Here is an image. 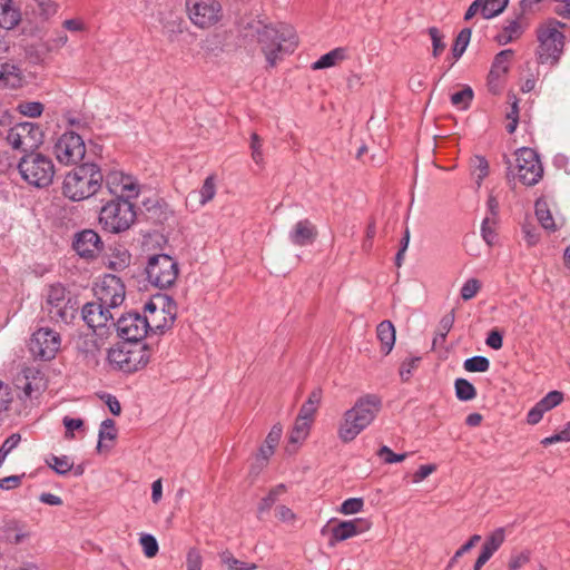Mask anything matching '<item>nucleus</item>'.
<instances>
[{"mask_svg":"<svg viewBox=\"0 0 570 570\" xmlns=\"http://www.w3.org/2000/svg\"><path fill=\"white\" fill-rule=\"evenodd\" d=\"M248 35L256 38L269 68H274L286 55L294 52L298 45L294 28L283 22L265 23L254 20L248 23Z\"/></svg>","mask_w":570,"mask_h":570,"instance_id":"obj_1","label":"nucleus"},{"mask_svg":"<svg viewBox=\"0 0 570 570\" xmlns=\"http://www.w3.org/2000/svg\"><path fill=\"white\" fill-rule=\"evenodd\" d=\"M381 409L382 400L377 394L360 397L353 407L344 412L338 423V439L344 443L355 440L374 421Z\"/></svg>","mask_w":570,"mask_h":570,"instance_id":"obj_2","label":"nucleus"},{"mask_svg":"<svg viewBox=\"0 0 570 570\" xmlns=\"http://www.w3.org/2000/svg\"><path fill=\"white\" fill-rule=\"evenodd\" d=\"M102 181L100 167L94 163H83L66 175L62 194L72 202H80L95 195Z\"/></svg>","mask_w":570,"mask_h":570,"instance_id":"obj_3","label":"nucleus"},{"mask_svg":"<svg viewBox=\"0 0 570 570\" xmlns=\"http://www.w3.org/2000/svg\"><path fill=\"white\" fill-rule=\"evenodd\" d=\"M564 26L557 19H549L538 28L539 47L537 56L540 63H558L564 46V35L560 29Z\"/></svg>","mask_w":570,"mask_h":570,"instance_id":"obj_4","label":"nucleus"},{"mask_svg":"<svg viewBox=\"0 0 570 570\" xmlns=\"http://www.w3.org/2000/svg\"><path fill=\"white\" fill-rule=\"evenodd\" d=\"M130 198H116L106 203L99 213V224L105 232L119 234L127 230L136 220V212Z\"/></svg>","mask_w":570,"mask_h":570,"instance_id":"obj_5","label":"nucleus"},{"mask_svg":"<svg viewBox=\"0 0 570 570\" xmlns=\"http://www.w3.org/2000/svg\"><path fill=\"white\" fill-rule=\"evenodd\" d=\"M150 354L146 344L121 342L108 352V361L118 370L127 373L142 368Z\"/></svg>","mask_w":570,"mask_h":570,"instance_id":"obj_6","label":"nucleus"},{"mask_svg":"<svg viewBox=\"0 0 570 570\" xmlns=\"http://www.w3.org/2000/svg\"><path fill=\"white\" fill-rule=\"evenodd\" d=\"M18 169L21 177L28 184L37 187L49 186L55 176V166L52 160L38 153H29L24 155L18 164Z\"/></svg>","mask_w":570,"mask_h":570,"instance_id":"obj_7","label":"nucleus"},{"mask_svg":"<svg viewBox=\"0 0 570 570\" xmlns=\"http://www.w3.org/2000/svg\"><path fill=\"white\" fill-rule=\"evenodd\" d=\"M148 282L158 288L173 286L178 277V264L166 254L154 255L146 266Z\"/></svg>","mask_w":570,"mask_h":570,"instance_id":"obj_8","label":"nucleus"},{"mask_svg":"<svg viewBox=\"0 0 570 570\" xmlns=\"http://www.w3.org/2000/svg\"><path fill=\"white\" fill-rule=\"evenodd\" d=\"M57 323H70L76 313L71 298L67 297V291L61 284H52L46 293V302L42 306Z\"/></svg>","mask_w":570,"mask_h":570,"instance_id":"obj_9","label":"nucleus"},{"mask_svg":"<svg viewBox=\"0 0 570 570\" xmlns=\"http://www.w3.org/2000/svg\"><path fill=\"white\" fill-rule=\"evenodd\" d=\"M7 141L13 149L27 155L35 153L43 142V131L38 124L20 122L9 129Z\"/></svg>","mask_w":570,"mask_h":570,"instance_id":"obj_10","label":"nucleus"},{"mask_svg":"<svg viewBox=\"0 0 570 570\" xmlns=\"http://www.w3.org/2000/svg\"><path fill=\"white\" fill-rule=\"evenodd\" d=\"M53 151L60 164L66 166L77 165L86 155L85 140L72 130L66 131L57 139Z\"/></svg>","mask_w":570,"mask_h":570,"instance_id":"obj_11","label":"nucleus"},{"mask_svg":"<svg viewBox=\"0 0 570 570\" xmlns=\"http://www.w3.org/2000/svg\"><path fill=\"white\" fill-rule=\"evenodd\" d=\"M515 175L525 186L538 184L543 176V167L538 154L531 148H520L515 153Z\"/></svg>","mask_w":570,"mask_h":570,"instance_id":"obj_12","label":"nucleus"},{"mask_svg":"<svg viewBox=\"0 0 570 570\" xmlns=\"http://www.w3.org/2000/svg\"><path fill=\"white\" fill-rule=\"evenodd\" d=\"M95 296L102 306L117 309L126 298V286L120 277L106 274L94 288Z\"/></svg>","mask_w":570,"mask_h":570,"instance_id":"obj_13","label":"nucleus"},{"mask_svg":"<svg viewBox=\"0 0 570 570\" xmlns=\"http://www.w3.org/2000/svg\"><path fill=\"white\" fill-rule=\"evenodd\" d=\"M114 327L118 336L129 343H141L148 331L153 330L149 318L139 313L121 315Z\"/></svg>","mask_w":570,"mask_h":570,"instance_id":"obj_14","label":"nucleus"},{"mask_svg":"<svg viewBox=\"0 0 570 570\" xmlns=\"http://www.w3.org/2000/svg\"><path fill=\"white\" fill-rule=\"evenodd\" d=\"M81 316L88 327L100 337L107 336L115 325L112 309L100 302H89L82 306Z\"/></svg>","mask_w":570,"mask_h":570,"instance_id":"obj_15","label":"nucleus"},{"mask_svg":"<svg viewBox=\"0 0 570 570\" xmlns=\"http://www.w3.org/2000/svg\"><path fill=\"white\" fill-rule=\"evenodd\" d=\"M61 338L56 331L41 327L32 334L29 350L36 358L42 361L52 360L60 350Z\"/></svg>","mask_w":570,"mask_h":570,"instance_id":"obj_16","label":"nucleus"},{"mask_svg":"<svg viewBox=\"0 0 570 570\" xmlns=\"http://www.w3.org/2000/svg\"><path fill=\"white\" fill-rule=\"evenodd\" d=\"M186 10L194 24L205 28L218 21L222 7L216 0H186Z\"/></svg>","mask_w":570,"mask_h":570,"instance_id":"obj_17","label":"nucleus"},{"mask_svg":"<svg viewBox=\"0 0 570 570\" xmlns=\"http://www.w3.org/2000/svg\"><path fill=\"white\" fill-rule=\"evenodd\" d=\"M106 187L117 198H135L138 195L136 179L119 170H111L105 177Z\"/></svg>","mask_w":570,"mask_h":570,"instance_id":"obj_18","label":"nucleus"},{"mask_svg":"<svg viewBox=\"0 0 570 570\" xmlns=\"http://www.w3.org/2000/svg\"><path fill=\"white\" fill-rule=\"evenodd\" d=\"M372 523L367 519L355 518L353 520L338 521L331 528L330 544L334 546L337 542L345 541L357 534L370 530Z\"/></svg>","mask_w":570,"mask_h":570,"instance_id":"obj_19","label":"nucleus"},{"mask_svg":"<svg viewBox=\"0 0 570 570\" xmlns=\"http://www.w3.org/2000/svg\"><path fill=\"white\" fill-rule=\"evenodd\" d=\"M73 248L83 258L91 259L102 250L104 244L100 236L92 229H85L76 234Z\"/></svg>","mask_w":570,"mask_h":570,"instance_id":"obj_20","label":"nucleus"},{"mask_svg":"<svg viewBox=\"0 0 570 570\" xmlns=\"http://www.w3.org/2000/svg\"><path fill=\"white\" fill-rule=\"evenodd\" d=\"M14 386L22 392H42L48 389V381L39 368L32 366L16 376Z\"/></svg>","mask_w":570,"mask_h":570,"instance_id":"obj_21","label":"nucleus"},{"mask_svg":"<svg viewBox=\"0 0 570 570\" xmlns=\"http://www.w3.org/2000/svg\"><path fill=\"white\" fill-rule=\"evenodd\" d=\"M513 56L512 49L500 51L492 62L491 70L488 76V85L492 92L497 94L501 89L500 79L509 71L510 62Z\"/></svg>","mask_w":570,"mask_h":570,"instance_id":"obj_22","label":"nucleus"},{"mask_svg":"<svg viewBox=\"0 0 570 570\" xmlns=\"http://www.w3.org/2000/svg\"><path fill=\"white\" fill-rule=\"evenodd\" d=\"M316 236V227L308 219L298 220L288 234L289 240L297 246L312 244Z\"/></svg>","mask_w":570,"mask_h":570,"instance_id":"obj_23","label":"nucleus"},{"mask_svg":"<svg viewBox=\"0 0 570 570\" xmlns=\"http://www.w3.org/2000/svg\"><path fill=\"white\" fill-rule=\"evenodd\" d=\"M563 401V394H546L527 415V422L531 425L539 423L547 411L556 407Z\"/></svg>","mask_w":570,"mask_h":570,"instance_id":"obj_24","label":"nucleus"},{"mask_svg":"<svg viewBox=\"0 0 570 570\" xmlns=\"http://www.w3.org/2000/svg\"><path fill=\"white\" fill-rule=\"evenodd\" d=\"M376 336L384 355L390 354L395 344V327L391 321H382L376 327Z\"/></svg>","mask_w":570,"mask_h":570,"instance_id":"obj_25","label":"nucleus"},{"mask_svg":"<svg viewBox=\"0 0 570 570\" xmlns=\"http://www.w3.org/2000/svg\"><path fill=\"white\" fill-rule=\"evenodd\" d=\"M20 12L11 0H0V27L6 30L13 29L20 21Z\"/></svg>","mask_w":570,"mask_h":570,"instance_id":"obj_26","label":"nucleus"},{"mask_svg":"<svg viewBox=\"0 0 570 570\" xmlns=\"http://www.w3.org/2000/svg\"><path fill=\"white\" fill-rule=\"evenodd\" d=\"M535 216L542 226L548 232H556L560 228V225L553 219L550 207L546 198L540 197L537 199L535 205Z\"/></svg>","mask_w":570,"mask_h":570,"instance_id":"obj_27","label":"nucleus"},{"mask_svg":"<svg viewBox=\"0 0 570 570\" xmlns=\"http://www.w3.org/2000/svg\"><path fill=\"white\" fill-rule=\"evenodd\" d=\"M312 423L307 421H303L296 417L293 429L289 432L288 442L289 445L294 448L291 449L287 446L288 452H295L297 445H301L304 440L308 436Z\"/></svg>","mask_w":570,"mask_h":570,"instance_id":"obj_28","label":"nucleus"},{"mask_svg":"<svg viewBox=\"0 0 570 570\" xmlns=\"http://www.w3.org/2000/svg\"><path fill=\"white\" fill-rule=\"evenodd\" d=\"M283 430L282 426L274 425L266 436L264 444L259 448L258 456L264 461H267L274 453L276 445L278 444Z\"/></svg>","mask_w":570,"mask_h":570,"instance_id":"obj_29","label":"nucleus"},{"mask_svg":"<svg viewBox=\"0 0 570 570\" xmlns=\"http://www.w3.org/2000/svg\"><path fill=\"white\" fill-rule=\"evenodd\" d=\"M0 80L10 88H18L21 86L20 69L11 63H2L0 67Z\"/></svg>","mask_w":570,"mask_h":570,"instance_id":"obj_30","label":"nucleus"},{"mask_svg":"<svg viewBox=\"0 0 570 570\" xmlns=\"http://www.w3.org/2000/svg\"><path fill=\"white\" fill-rule=\"evenodd\" d=\"M46 463L59 475L68 474L75 466L73 461L67 455L58 456L51 454L46 459Z\"/></svg>","mask_w":570,"mask_h":570,"instance_id":"obj_31","label":"nucleus"},{"mask_svg":"<svg viewBox=\"0 0 570 570\" xmlns=\"http://www.w3.org/2000/svg\"><path fill=\"white\" fill-rule=\"evenodd\" d=\"M345 58V49L335 48L330 52L323 55L317 61L312 65L313 70H320L335 66L338 61Z\"/></svg>","mask_w":570,"mask_h":570,"instance_id":"obj_32","label":"nucleus"},{"mask_svg":"<svg viewBox=\"0 0 570 570\" xmlns=\"http://www.w3.org/2000/svg\"><path fill=\"white\" fill-rule=\"evenodd\" d=\"M521 33V24L518 20H512L495 36V39L499 45L503 46L518 39Z\"/></svg>","mask_w":570,"mask_h":570,"instance_id":"obj_33","label":"nucleus"},{"mask_svg":"<svg viewBox=\"0 0 570 570\" xmlns=\"http://www.w3.org/2000/svg\"><path fill=\"white\" fill-rule=\"evenodd\" d=\"M504 540H505L504 528H498L487 537V539L482 546V550L488 552L490 556H493L494 552H497L499 550V548L503 544Z\"/></svg>","mask_w":570,"mask_h":570,"instance_id":"obj_34","label":"nucleus"},{"mask_svg":"<svg viewBox=\"0 0 570 570\" xmlns=\"http://www.w3.org/2000/svg\"><path fill=\"white\" fill-rule=\"evenodd\" d=\"M320 403V394H311L308 400L302 405L297 419L313 423Z\"/></svg>","mask_w":570,"mask_h":570,"instance_id":"obj_35","label":"nucleus"},{"mask_svg":"<svg viewBox=\"0 0 570 570\" xmlns=\"http://www.w3.org/2000/svg\"><path fill=\"white\" fill-rule=\"evenodd\" d=\"M454 320H455L454 311H451L450 313L445 314L441 318V321L439 323L436 335L433 340V345L444 343L448 333L451 331V328L454 324Z\"/></svg>","mask_w":570,"mask_h":570,"instance_id":"obj_36","label":"nucleus"},{"mask_svg":"<svg viewBox=\"0 0 570 570\" xmlns=\"http://www.w3.org/2000/svg\"><path fill=\"white\" fill-rule=\"evenodd\" d=\"M508 3H509V0H483V1H481L482 17L485 19H491L493 17H497L505 9Z\"/></svg>","mask_w":570,"mask_h":570,"instance_id":"obj_37","label":"nucleus"},{"mask_svg":"<svg viewBox=\"0 0 570 570\" xmlns=\"http://www.w3.org/2000/svg\"><path fill=\"white\" fill-rule=\"evenodd\" d=\"M471 33L472 31L470 28H464L459 32L452 48L454 58L459 59L464 53L470 42Z\"/></svg>","mask_w":570,"mask_h":570,"instance_id":"obj_38","label":"nucleus"},{"mask_svg":"<svg viewBox=\"0 0 570 570\" xmlns=\"http://www.w3.org/2000/svg\"><path fill=\"white\" fill-rule=\"evenodd\" d=\"M17 111L26 117L36 118L43 112V105L39 101H21L17 106Z\"/></svg>","mask_w":570,"mask_h":570,"instance_id":"obj_39","label":"nucleus"},{"mask_svg":"<svg viewBox=\"0 0 570 570\" xmlns=\"http://www.w3.org/2000/svg\"><path fill=\"white\" fill-rule=\"evenodd\" d=\"M285 492V485L278 484L275 488H273L268 494L263 498L258 504V512L264 513L268 511L273 504L276 502L278 495Z\"/></svg>","mask_w":570,"mask_h":570,"instance_id":"obj_40","label":"nucleus"},{"mask_svg":"<svg viewBox=\"0 0 570 570\" xmlns=\"http://www.w3.org/2000/svg\"><path fill=\"white\" fill-rule=\"evenodd\" d=\"M473 99V91L470 87H464L462 90L454 92L451 96V102L459 109H466Z\"/></svg>","mask_w":570,"mask_h":570,"instance_id":"obj_41","label":"nucleus"},{"mask_svg":"<svg viewBox=\"0 0 570 570\" xmlns=\"http://www.w3.org/2000/svg\"><path fill=\"white\" fill-rule=\"evenodd\" d=\"M117 438V430L115 425V421L111 419H106L101 422L99 430V441L97 445V450L100 451L102 446V440H115Z\"/></svg>","mask_w":570,"mask_h":570,"instance_id":"obj_42","label":"nucleus"},{"mask_svg":"<svg viewBox=\"0 0 570 570\" xmlns=\"http://www.w3.org/2000/svg\"><path fill=\"white\" fill-rule=\"evenodd\" d=\"M490 366V362L484 356H473L464 361L463 367L468 372H485Z\"/></svg>","mask_w":570,"mask_h":570,"instance_id":"obj_43","label":"nucleus"},{"mask_svg":"<svg viewBox=\"0 0 570 570\" xmlns=\"http://www.w3.org/2000/svg\"><path fill=\"white\" fill-rule=\"evenodd\" d=\"M498 220H493V217H484L481 225V235L484 242L491 246L494 244L497 234L494 227Z\"/></svg>","mask_w":570,"mask_h":570,"instance_id":"obj_44","label":"nucleus"},{"mask_svg":"<svg viewBox=\"0 0 570 570\" xmlns=\"http://www.w3.org/2000/svg\"><path fill=\"white\" fill-rule=\"evenodd\" d=\"M139 543L147 558H153L158 552V542L151 534L144 533L140 535Z\"/></svg>","mask_w":570,"mask_h":570,"instance_id":"obj_45","label":"nucleus"},{"mask_svg":"<svg viewBox=\"0 0 570 570\" xmlns=\"http://www.w3.org/2000/svg\"><path fill=\"white\" fill-rule=\"evenodd\" d=\"M428 33L431 37L433 46V56L439 57L445 49L444 37L436 27H430Z\"/></svg>","mask_w":570,"mask_h":570,"instance_id":"obj_46","label":"nucleus"},{"mask_svg":"<svg viewBox=\"0 0 570 570\" xmlns=\"http://www.w3.org/2000/svg\"><path fill=\"white\" fill-rule=\"evenodd\" d=\"M481 540V535L473 534L468 542H465L460 549H458L454 556L451 558L446 566V570H450L454 567L459 558H461L464 553L469 552L479 541Z\"/></svg>","mask_w":570,"mask_h":570,"instance_id":"obj_47","label":"nucleus"},{"mask_svg":"<svg viewBox=\"0 0 570 570\" xmlns=\"http://www.w3.org/2000/svg\"><path fill=\"white\" fill-rule=\"evenodd\" d=\"M216 194V185L213 176H209L205 179L200 190H199V203L202 205L207 204L210 202Z\"/></svg>","mask_w":570,"mask_h":570,"instance_id":"obj_48","label":"nucleus"},{"mask_svg":"<svg viewBox=\"0 0 570 570\" xmlns=\"http://www.w3.org/2000/svg\"><path fill=\"white\" fill-rule=\"evenodd\" d=\"M28 7L45 17H49L56 12L55 3L51 0H30Z\"/></svg>","mask_w":570,"mask_h":570,"instance_id":"obj_49","label":"nucleus"},{"mask_svg":"<svg viewBox=\"0 0 570 570\" xmlns=\"http://www.w3.org/2000/svg\"><path fill=\"white\" fill-rule=\"evenodd\" d=\"M364 501L362 498H350L345 500L340 508V512L343 514H355L362 511Z\"/></svg>","mask_w":570,"mask_h":570,"instance_id":"obj_50","label":"nucleus"},{"mask_svg":"<svg viewBox=\"0 0 570 570\" xmlns=\"http://www.w3.org/2000/svg\"><path fill=\"white\" fill-rule=\"evenodd\" d=\"M559 442H570V422L567 423L563 430L541 440V444L543 446H549Z\"/></svg>","mask_w":570,"mask_h":570,"instance_id":"obj_51","label":"nucleus"},{"mask_svg":"<svg viewBox=\"0 0 570 570\" xmlns=\"http://www.w3.org/2000/svg\"><path fill=\"white\" fill-rule=\"evenodd\" d=\"M263 142L262 138L257 134H252L250 136V150H252V158L257 165H262L264 163V155H263Z\"/></svg>","mask_w":570,"mask_h":570,"instance_id":"obj_52","label":"nucleus"},{"mask_svg":"<svg viewBox=\"0 0 570 570\" xmlns=\"http://www.w3.org/2000/svg\"><path fill=\"white\" fill-rule=\"evenodd\" d=\"M481 288V283L475 278L468 279L461 288V297L464 301L473 298Z\"/></svg>","mask_w":570,"mask_h":570,"instance_id":"obj_53","label":"nucleus"},{"mask_svg":"<svg viewBox=\"0 0 570 570\" xmlns=\"http://www.w3.org/2000/svg\"><path fill=\"white\" fill-rule=\"evenodd\" d=\"M377 455L387 464L402 462L407 456V453L396 454L389 446L383 445L379 451Z\"/></svg>","mask_w":570,"mask_h":570,"instance_id":"obj_54","label":"nucleus"},{"mask_svg":"<svg viewBox=\"0 0 570 570\" xmlns=\"http://www.w3.org/2000/svg\"><path fill=\"white\" fill-rule=\"evenodd\" d=\"M220 562L227 567L228 570H240L242 562L236 559L233 553L228 550H225L219 553Z\"/></svg>","mask_w":570,"mask_h":570,"instance_id":"obj_55","label":"nucleus"},{"mask_svg":"<svg viewBox=\"0 0 570 570\" xmlns=\"http://www.w3.org/2000/svg\"><path fill=\"white\" fill-rule=\"evenodd\" d=\"M187 570H202L203 559L200 552L193 548L187 553Z\"/></svg>","mask_w":570,"mask_h":570,"instance_id":"obj_56","label":"nucleus"},{"mask_svg":"<svg viewBox=\"0 0 570 570\" xmlns=\"http://www.w3.org/2000/svg\"><path fill=\"white\" fill-rule=\"evenodd\" d=\"M187 570H202L203 559L200 552L193 548L187 553Z\"/></svg>","mask_w":570,"mask_h":570,"instance_id":"obj_57","label":"nucleus"},{"mask_svg":"<svg viewBox=\"0 0 570 570\" xmlns=\"http://www.w3.org/2000/svg\"><path fill=\"white\" fill-rule=\"evenodd\" d=\"M176 318V306L174 303L169 302L167 305V316H164V323H157L155 326L157 330L161 332L165 328H169Z\"/></svg>","mask_w":570,"mask_h":570,"instance_id":"obj_58","label":"nucleus"},{"mask_svg":"<svg viewBox=\"0 0 570 570\" xmlns=\"http://www.w3.org/2000/svg\"><path fill=\"white\" fill-rule=\"evenodd\" d=\"M530 561V553L529 552H521L518 554H514L510 558L509 561V570H519L523 566H525Z\"/></svg>","mask_w":570,"mask_h":570,"instance_id":"obj_59","label":"nucleus"},{"mask_svg":"<svg viewBox=\"0 0 570 570\" xmlns=\"http://www.w3.org/2000/svg\"><path fill=\"white\" fill-rule=\"evenodd\" d=\"M62 422L66 428V438L69 440L73 439V431L83 425V421L81 419H72L69 416H65Z\"/></svg>","mask_w":570,"mask_h":570,"instance_id":"obj_60","label":"nucleus"},{"mask_svg":"<svg viewBox=\"0 0 570 570\" xmlns=\"http://www.w3.org/2000/svg\"><path fill=\"white\" fill-rule=\"evenodd\" d=\"M522 233H523V237L529 246H534L540 239V235H539L537 228L532 225H529V224L523 225Z\"/></svg>","mask_w":570,"mask_h":570,"instance_id":"obj_61","label":"nucleus"},{"mask_svg":"<svg viewBox=\"0 0 570 570\" xmlns=\"http://www.w3.org/2000/svg\"><path fill=\"white\" fill-rule=\"evenodd\" d=\"M436 470L434 464H425L421 465L417 471L413 474L412 481L414 483H420L424 479H426L430 474H432Z\"/></svg>","mask_w":570,"mask_h":570,"instance_id":"obj_62","label":"nucleus"},{"mask_svg":"<svg viewBox=\"0 0 570 570\" xmlns=\"http://www.w3.org/2000/svg\"><path fill=\"white\" fill-rule=\"evenodd\" d=\"M556 6L553 8L554 13L558 16L570 19V0H553Z\"/></svg>","mask_w":570,"mask_h":570,"instance_id":"obj_63","label":"nucleus"},{"mask_svg":"<svg viewBox=\"0 0 570 570\" xmlns=\"http://www.w3.org/2000/svg\"><path fill=\"white\" fill-rule=\"evenodd\" d=\"M22 475H10L0 479V489L11 490L16 489L21 484Z\"/></svg>","mask_w":570,"mask_h":570,"instance_id":"obj_64","label":"nucleus"}]
</instances>
